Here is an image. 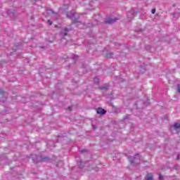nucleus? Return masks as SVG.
I'll list each match as a JSON object with an SVG mask.
<instances>
[{
    "mask_svg": "<svg viewBox=\"0 0 180 180\" xmlns=\"http://www.w3.org/2000/svg\"><path fill=\"white\" fill-rule=\"evenodd\" d=\"M114 22H116V19L108 18H107L105 23L107 25H110L111 23H114Z\"/></svg>",
    "mask_w": 180,
    "mask_h": 180,
    "instance_id": "obj_2",
    "label": "nucleus"
},
{
    "mask_svg": "<svg viewBox=\"0 0 180 180\" xmlns=\"http://www.w3.org/2000/svg\"><path fill=\"white\" fill-rule=\"evenodd\" d=\"M68 110L71 111V107H68Z\"/></svg>",
    "mask_w": 180,
    "mask_h": 180,
    "instance_id": "obj_13",
    "label": "nucleus"
},
{
    "mask_svg": "<svg viewBox=\"0 0 180 180\" xmlns=\"http://www.w3.org/2000/svg\"><path fill=\"white\" fill-rule=\"evenodd\" d=\"M49 158H47V157H46V158H43L41 159V161L46 162V161H49Z\"/></svg>",
    "mask_w": 180,
    "mask_h": 180,
    "instance_id": "obj_5",
    "label": "nucleus"
},
{
    "mask_svg": "<svg viewBox=\"0 0 180 180\" xmlns=\"http://www.w3.org/2000/svg\"><path fill=\"white\" fill-rule=\"evenodd\" d=\"M4 90H0V96L4 95Z\"/></svg>",
    "mask_w": 180,
    "mask_h": 180,
    "instance_id": "obj_8",
    "label": "nucleus"
},
{
    "mask_svg": "<svg viewBox=\"0 0 180 180\" xmlns=\"http://www.w3.org/2000/svg\"><path fill=\"white\" fill-rule=\"evenodd\" d=\"M151 12H152L153 15H154V13H155V8L152 9Z\"/></svg>",
    "mask_w": 180,
    "mask_h": 180,
    "instance_id": "obj_10",
    "label": "nucleus"
},
{
    "mask_svg": "<svg viewBox=\"0 0 180 180\" xmlns=\"http://www.w3.org/2000/svg\"><path fill=\"white\" fill-rule=\"evenodd\" d=\"M146 180H154V177L153 176V174L151 173H148L146 177H145Z\"/></svg>",
    "mask_w": 180,
    "mask_h": 180,
    "instance_id": "obj_3",
    "label": "nucleus"
},
{
    "mask_svg": "<svg viewBox=\"0 0 180 180\" xmlns=\"http://www.w3.org/2000/svg\"><path fill=\"white\" fill-rule=\"evenodd\" d=\"M159 179H160V180L164 179V177L162 176V174H159Z\"/></svg>",
    "mask_w": 180,
    "mask_h": 180,
    "instance_id": "obj_6",
    "label": "nucleus"
},
{
    "mask_svg": "<svg viewBox=\"0 0 180 180\" xmlns=\"http://www.w3.org/2000/svg\"><path fill=\"white\" fill-rule=\"evenodd\" d=\"M178 92L180 94V87L178 88Z\"/></svg>",
    "mask_w": 180,
    "mask_h": 180,
    "instance_id": "obj_14",
    "label": "nucleus"
},
{
    "mask_svg": "<svg viewBox=\"0 0 180 180\" xmlns=\"http://www.w3.org/2000/svg\"><path fill=\"white\" fill-rule=\"evenodd\" d=\"M136 157H139V155H136Z\"/></svg>",
    "mask_w": 180,
    "mask_h": 180,
    "instance_id": "obj_16",
    "label": "nucleus"
},
{
    "mask_svg": "<svg viewBox=\"0 0 180 180\" xmlns=\"http://www.w3.org/2000/svg\"><path fill=\"white\" fill-rule=\"evenodd\" d=\"M174 129L176 130L177 129H180V124L179 123H175L174 124Z\"/></svg>",
    "mask_w": 180,
    "mask_h": 180,
    "instance_id": "obj_4",
    "label": "nucleus"
},
{
    "mask_svg": "<svg viewBox=\"0 0 180 180\" xmlns=\"http://www.w3.org/2000/svg\"><path fill=\"white\" fill-rule=\"evenodd\" d=\"M48 22H49L50 26H51V25H53V22L51 21L50 20H48Z\"/></svg>",
    "mask_w": 180,
    "mask_h": 180,
    "instance_id": "obj_9",
    "label": "nucleus"
},
{
    "mask_svg": "<svg viewBox=\"0 0 180 180\" xmlns=\"http://www.w3.org/2000/svg\"><path fill=\"white\" fill-rule=\"evenodd\" d=\"M84 151H85L84 150H81V153H84Z\"/></svg>",
    "mask_w": 180,
    "mask_h": 180,
    "instance_id": "obj_15",
    "label": "nucleus"
},
{
    "mask_svg": "<svg viewBox=\"0 0 180 180\" xmlns=\"http://www.w3.org/2000/svg\"><path fill=\"white\" fill-rule=\"evenodd\" d=\"M96 112L98 115H105V113H106V110H105L103 108H98L96 109Z\"/></svg>",
    "mask_w": 180,
    "mask_h": 180,
    "instance_id": "obj_1",
    "label": "nucleus"
},
{
    "mask_svg": "<svg viewBox=\"0 0 180 180\" xmlns=\"http://www.w3.org/2000/svg\"><path fill=\"white\" fill-rule=\"evenodd\" d=\"M65 34H64V36H67V32H68V28H65Z\"/></svg>",
    "mask_w": 180,
    "mask_h": 180,
    "instance_id": "obj_7",
    "label": "nucleus"
},
{
    "mask_svg": "<svg viewBox=\"0 0 180 180\" xmlns=\"http://www.w3.org/2000/svg\"><path fill=\"white\" fill-rule=\"evenodd\" d=\"M78 19H75L74 21H73V23H77Z\"/></svg>",
    "mask_w": 180,
    "mask_h": 180,
    "instance_id": "obj_11",
    "label": "nucleus"
},
{
    "mask_svg": "<svg viewBox=\"0 0 180 180\" xmlns=\"http://www.w3.org/2000/svg\"><path fill=\"white\" fill-rule=\"evenodd\" d=\"M131 161V164H134V162H136V161H132L131 160H130Z\"/></svg>",
    "mask_w": 180,
    "mask_h": 180,
    "instance_id": "obj_12",
    "label": "nucleus"
}]
</instances>
